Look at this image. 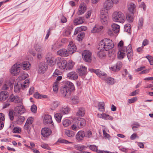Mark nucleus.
Wrapping results in <instances>:
<instances>
[{
	"label": "nucleus",
	"instance_id": "63",
	"mask_svg": "<svg viewBox=\"0 0 153 153\" xmlns=\"http://www.w3.org/2000/svg\"><path fill=\"white\" fill-rule=\"evenodd\" d=\"M9 118L11 120H13V119L14 117L13 115V112L12 111L10 110L9 113Z\"/></svg>",
	"mask_w": 153,
	"mask_h": 153
},
{
	"label": "nucleus",
	"instance_id": "53",
	"mask_svg": "<svg viewBox=\"0 0 153 153\" xmlns=\"http://www.w3.org/2000/svg\"><path fill=\"white\" fill-rule=\"evenodd\" d=\"M70 124V121L68 119L65 120L62 122L63 125L65 127L68 126Z\"/></svg>",
	"mask_w": 153,
	"mask_h": 153
},
{
	"label": "nucleus",
	"instance_id": "14",
	"mask_svg": "<svg viewBox=\"0 0 153 153\" xmlns=\"http://www.w3.org/2000/svg\"><path fill=\"white\" fill-rule=\"evenodd\" d=\"M48 67V66L45 65L44 63L40 64L38 68V72L41 74H43L46 71Z\"/></svg>",
	"mask_w": 153,
	"mask_h": 153
},
{
	"label": "nucleus",
	"instance_id": "9",
	"mask_svg": "<svg viewBox=\"0 0 153 153\" xmlns=\"http://www.w3.org/2000/svg\"><path fill=\"white\" fill-rule=\"evenodd\" d=\"M68 52L69 53L72 54L76 52V47L72 42H70L68 47Z\"/></svg>",
	"mask_w": 153,
	"mask_h": 153
},
{
	"label": "nucleus",
	"instance_id": "49",
	"mask_svg": "<svg viewBox=\"0 0 153 153\" xmlns=\"http://www.w3.org/2000/svg\"><path fill=\"white\" fill-rule=\"evenodd\" d=\"M131 28V25L129 24H127L124 26V30L128 33H129L130 32Z\"/></svg>",
	"mask_w": 153,
	"mask_h": 153
},
{
	"label": "nucleus",
	"instance_id": "58",
	"mask_svg": "<svg viewBox=\"0 0 153 153\" xmlns=\"http://www.w3.org/2000/svg\"><path fill=\"white\" fill-rule=\"evenodd\" d=\"M91 32L93 33H96L100 32V29L96 25H95L92 28Z\"/></svg>",
	"mask_w": 153,
	"mask_h": 153
},
{
	"label": "nucleus",
	"instance_id": "60",
	"mask_svg": "<svg viewBox=\"0 0 153 153\" xmlns=\"http://www.w3.org/2000/svg\"><path fill=\"white\" fill-rule=\"evenodd\" d=\"M137 100V97H134L132 98L129 99L128 100V102L130 103H134Z\"/></svg>",
	"mask_w": 153,
	"mask_h": 153
},
{
	"label": "nucleus",
	"instance_id": "24",
	"mask_svg": "<svg viewBox=\"0 0 153 153\" xmlns=\"http://www.w3.org/2000/svg\"><path fill=\"white\" fill-rule=\"evenodd\" d=\"M85 137L84 131L82 130L79 131L76 135V139L79 141L82 140Z\"/></svg>",
	"mask_w": 153,
	"mask_h": 153
},
{
	"label": "nucleus",
	"instance_id": "22",
	"mask_svg": "<svg viewBox=\"0 0 153 153\" xmlns=\"http://www.w3.org/2000/svg\"><path fill=\"white\" fill-rule=\"evenodd\" d=\"M67 77L69 79L75 80L78 78V76L74 71H71L68 74Z\"/></svg>",
	"mask_w": 153,
	"mask_h": 153
},
{
	"label": "nucleus",
	"instance_id": "13",
	"mask_svg": "<svg viewBox=\"0 0 153 153\" xmlns=\"http://www.w3.org/2000/svg\"><path fill=\"white\" fill-rule=\"evenodd\" d=\"M51 130L47 127L42 128L41 130L42 135L44 137H47L50 135L51 134Z\"/></svg>",
	"mask_w": 153,
	"mask_h": 153
},
{
	"label": "nucleus",
	"instance_id": "16",
	"mask_svg": "<svg viewBox=\"0 0 153 153\" xmlns=\"http://www.w3.org/2000/svg\"><path fill=\"white\" fill-rule=\"evenodd\" d=\"M87 68L83 66H81L78 70V72L82 76H84L87 73Z\"/></svg>",
	"mask_w": 153,
	"mask_h": 153
},
{
	"label": "nucleus",
	"instance_id": "5",
	"mask_svg": "<svg viewBox=\"0 0 153 153\" xmlns=\"http://www.w3.org/2000/svg\"><path fill=\"white\" fill-rule=\"evenodd\" d=\"M20 64L16 63L14 64L10 70V73L13 75L16 76L18 75L20 71Z\"/></svg>",
	"mask_w": 153,
	"mask_h": 153
},
{
	"label": "nucleus",
	"instance_id": "21",
	"mask_svg": "<svg viewBox=\"0 0 153 153\" xmlns=\"http://www.w3.org/2000/svg\"><path fill=\"white\" fill-rule=\"evenodd\" d=\"M102 79L104 80L106 82L111 85L113 84L114 83V78L107 76V74L105 76L104 78Z\"/></svg>",
	"mask_w": 153,
	"mask_h": 153
},
{
	"label": "nucleus",
	"instance_id": "28",
	"mask_svg": "<svg viewBox=\"0 0 153 153\" xmlns=\"http://www.w3.org/2000/svg\"><path fill=\"white\" fill-rule=\"evenodd\" d=\"M100 21L103 25L107 24L108 20V17L106 15H100Z\"/></svg>",
	"mask_w": 153,
	"mask_h": 153
},
{
	"label": "nucleus",
	"instance_id": "27",
	"mask_svg": "<svg viewBox=\"0 0 153 153\" xmlns=\"http://www.w3.org/2000/svg\"><path fill=\"white\" fill-rule=\"evenodd\" d=\"M117 53V57L119 59H122L126 56V49L118 50Z\"/></svg>",
	"mask_w": 153,
	"mask_h": 153
},
{
	"label": "nucleus",
	"instance_id": "59",
	"mask_svg": "<svg viewBox=\"0 0 153 153\" xmlns=\"http://www.w3.org/2000/svg\"><path fill=\"white\" fill-rule=\"evenodd\" d=\"M143 18L140 19L138 24V28L140 29L142 28L143 26Z\"/></svg>",
	"mask_w": 153,
	"mask_h": 153
},
{
	"label": "nucleus",
	"instance_id": "50",
	"mask_svg": "<svg viewBox=\"0 0 153 153\" xmlns=\"http://www.w3.org/2000/svg\"><path fill=\"white\" fill-rule=\"evenodd\" d=\"M25 119V118L24 116H20L16 120L17 123L19 124L22 123Z\"/></svg>",
	"mask_w": 153,
	"mask_h": 153
},
{
	"label": "nucleus",
	"instance_id": "61",
	"mask_svg": "<svg viewBox=\"0 0 153 153\" xmlns=\"http://www.w3.org/2000/svg\"><path fill=\"white\" fill-rule=\"evenodd\" d=\"M89 148L92 151L96 152L97 149V147L94 145H90Z\"/></svg>",
	"mask_w": 153,
	"mask_h": 153
},
{
	"label": "nucleus",
	"instance_id": "57",
	"mask_svg": "<svg viewBox=\"0 0 153 153\" xmlns=\"http://www.w3.org/2000/svg\"><path fill=\"white\" fill-rule=\"evenodd\" d=\"M72 102L74 104H76L79 102L78 97L76 96L74 97L71 99Z\"/></svg>",
	"mask_w": 153,
	"mask_h": 153
},
{
	"label": "nucleus",
	"instance_id": "43",
	"mask_svg": "<svg viewBox=\"0 0 153 153\" xmlns=\"http://www.w3.org/2000/svg\"><path fill=\"white\" fill-rule=\"evenodd\" d=\"M62 117V114L59 113H57L54 115L55 118L58 123L60 122Z\"/></svg>",
	"mask_w": 153,
	"mask_h": 153
},
{
	"label": "nucleus",
	"instance_id": "7",
	"mask_svg": "<svg viewBox=\"0 0 153 153\" xmlns=\"http://www.w3.org/2000/svg\"><path fill=\"white\" fill-rule=\"evenodd\" d=\"M9 100L11 102L19 103L20 105H21L22 103V99L19 96H15L13 94H11L10 96Z\"/></svg>",
	"mask_w": 153,
	"mask_h": 153
},
{
	"label": "nucleus",
	"instance_id": "38",
	"mask_svg": "<svg viewBox=\"0 0 153 153\" xmlns=\"http://www.w3.org/2000/svg\"><path fill=\"white\" fill-rule=\"evenodd\" d=\"M103 50H100L97 53V56L100 58H103L106 56L105 53Z\"/></svg>",
	"mask_w": 153,
	"mask_h": 153
},
{
	"label": "nucleus",
	"instance_id": "41",
	"mask_svg": "<svg viewBox=\"0 0 153 153\" xmlns=\"http://www.w3.org/2000/svg\"><path fill=\"white\" fill-rule=\"evenodd\" d=\"M65 134L69 137H73L74 136L75 133L71 130H66L65 131Z\"/></svg>",
	"mask_w": 153,
	"mask_h": 153
},
{
	"label": "nucleus",
	"instance_id": "51",
	"mask_svg": "<svg viewBox=\"0 0 153 153\" xmlns=\"http://www.w3.org/2000/svg\"><path fill=\"white\" fill-rule=\"evenodd\" d=\"M21 131V128L19 127H14L13 130V132L14 133H20Z\"/></svg>",
	"mask_w": 153,
	"mask_h": 153
},
{
	"label": "nucleus",
	"instance_id": "8",
	"mask_svg": "<svg viewBox=\"0 0 153 153\" xmlns=\"http://www.w3.org/2000/svg\"><path fill=\"white\" fill-rule=\"evenodd\" d=\"M126 52L127 53V58L129 61H130L132 59L133 56L131 45V44H129L126 48Z\"/></svg>",
	"mask_w": 153,
	"mask_h": 153
},
{
	"label": "nucleus",
	"instance_id": "33",
	"mask_svg": "<svg viewBox=\"0 0 153 153\" xmlns=\"http://www.w3.org/2000/svg\"><path fill=\"white\" fill-rule=\"evenodd\" d=\"M84 22V18L80 17L75 19L74 21V23L75 25H77L82 24Z\"/></svg>",
	"mask_w": 153,
	"mask_h": 153
},
{
	"label": "nucleus",
	"instance_id": "54",
	"mask_svg": "<svg viewBox=\"0 0 153 153\" xmlns=\"http://www.w3.org/2000/svg\"><path fill=\"white\" fill-rule=\"evenodd\" d=\"M85 36L84 33H81L79 34L76 38V39L79 41L82 40Z\"/></svg>",
	"mask_w": 153,
	"mask_h": 153
},
{
	"label": "nucleus",
	"instance_id": "52",
	"mask_svg": "<svg viewBox=\"0 0 153 153\" xmlns=\"http://www.w3.org/2000/svg\"><path fill=\"white\" fill-rule=\"evenodd\" d=\"M59 105V102L58 101H55L53 102L52 105V109L54 110L57 108Z\"/></svg>",
	"mask_w": 153,
	"mask_h": 153
},
{
	"label": "nucleus",
	"instance_id": "30",
	"mask_svg": "<svg viewBox=\"0 0 153 153\" xmlns=\"http://www.w3.org/2000/svg\"><path fill=\"white\" fill-rule=\"evenodd\" d=\"M111 27L113 31L115 33H119L120 31V26L116 24L113 23L112 24Z\"/></svg>",
	"mask_w": 153,
	"mask_h": 153
},
{
	"label": "nucleus",
	"instance_id": "17",
	"mask_svg": "<svg viewBox=\"0 0 153 153\" xmlns=\"http://www.w3.org/2000/svg\"><path fill=\"white\" fill-rule=\"evenodd\" d=\"M43 122L45 124L51 123L53 125V124L51 117L49 115H45V116L43 118Z\"/></svg>",
	"mask_w": 153,
	"mask_h": 153
},
{
	"label": "nucleus",
	"instance_id": "55",
	"mask_svg": "<svg viewBox=\"0 0 153 153\" xmlns=\"http://www.w3.org/2000/svg\"><path fill=\"white\" fill-rule=\"evenodd\" d=\"M74 65V63L72 62L71 61H69L68 63H67V70L68 69L69 70L73 68Z\"/></svg>",
	"mask_w": 153,
	"mask_h": 153
},
{
	"label": "nucleus",
	"instance_id": "47",
	"mask_svg": "<svg viewBox=\"0 0 153 153\" xmlns=\"http://www.w3.org/2000/svg\"><path fill=\"white\" fill-rule=\"evenodd\" d=\"M126 46H124V43L123 41H120L118 44V50L126 49Z\"/></svg>",
	"mask_w": 153,
	"mask_h": 153
},
{
	"label": "nucleus",
	"instance_id": "36",
	"mask_svg": "<svg viewBox=\"0 0 153 153\" xmlns=\"http://www.w3.org/2000/svg\"><path fill=\"white\" fill-rule=\"evenodd\" d=\"M94 73L98 76L100 77L101 79L104 78V76L106 75V74L102 73L99 69L95 70Z\"/></svg>",
	"mask_w": 153,
	"mask_h": 153
},
{
	"label": "nucleus",
	"instance_id": "46",
	"mask_svg": "<svg viewBox=\"0 0 153 153\" xmlns=\"http://www.w3.org/2000/svg\"><path fill=\"white\" fill-rule=\"evenodd\" d=\"M85 109L83 108H80L77 112V114L78 116H83L85 114Z\"/></svg>",
	"mask_w": 153,
	"mask_h": 153
},
{
	"label": "nucleus",
	"instance_id": "20",
	"mask_svg": "<svg viewBox=\"0 0 153 153\" xmlns=\"http://www.w3.org/2000/svg\"><path fill=\"white\" fill-rule=\"evenodd\" d=\"M76 122L80 128H83L86 125V121L83 118H79L77 119V120Z\"/></svg>",
	"mask_w": 153,
	"mask_h": 153
},
{
	"label": "nucleus",
	"instance_id": "11",
	"mask_svg": "<svg viewBox=\"0 0 153 153\" xmlns=\"http://www.w3.org/2000/svg\"><path fill=\"white\" fill-rule=\"evenodd\" d=\"M113 5L112 0H106L103 4V7L107 10H108L111 9Z\"/></svg>",
	"mask_w": 153,
	"mask_h": 153
},
{
	"label": "nucleus",
	"instance_id": "15",
	"mask_svg": "<svg viewBox=\"0 0 153 153\" xmlns=\"http://www.w3.org/2000/svg\"><path fill=\"white\" fill-rule=\"evenodd\" d=\"M13 84L11 82L9 81H6L3 86L2 89L3 90H7L9 88L10 89L13 88Z\"/></svg>",
	"mask_w": 153,
	"mask_h": 153
},
{
	"label": "nucleus",
	"instance_id": "48",
	"mask_svg": "<svg viewBox=\"0 0 153 153\" xmlns=\"http://www.w3.org/2000/svg\"><path fill=\"white\" fill-rule=\"evenodd\" d=\"M59 83V82L58 81H56L53 84V90L55 92H57L58 90V85Z\"/></svg>",
	"mask_w": 153,
	"mask_h": 153
},
{
	"label": "nucleus",
	"instance_id": "35",
	"mask_svg": "<svg viewBox=\"0 0 153 153\" xmlns=\"http://www.w3.org/2000/svg\"><path fill=\"white\" fill-rule=\"evenodd\" d=\"M63 86H66L72 91L74 90L75 89L74 86L73 84L71 82L69 81H67L65 83V85H63Z\"/></svg>",
	"mask_w": 153,
	"mask_h": 153
},
{
	"label": "nucleus",
	"instance_id": "12",
	"mask_svg": "<svg viewBox=\"0 0 153 153\" xmlns=\"http://www.w3.org/2000/svg\"><path fill=\"white\" fill-rule=\"evenodd\" d=\"M58 66L62 71H65L67 70V62L65 60H64L62 62H57Z\"/></svg>",
	"mask_w": 153,
	"mask_h": 153
},
{
	"label": "nucleus",
	"instance_id": "44",
	"mask_svg": "<svg viewBox=\"0 0 153 153\" xmlns=\"http://www.w3.org/2000/svg\"><path fill=\"white\" fill-rule=\"evenodd\" d=\"M60 111L62 113L64 114H67L70 111V109L67 107H62L60 109Z\"/></svg>",
	"mask_w": 153,
	"mask_h": 153
},
{
	"label": "nucleus",
	"instance_id": "45",
	"mask_svg": "<svg viewBox=\"0 0 153 153\" xmlns=\"http://www.w3.org/2000/svg\"><path fill=\"white\" fill-rule=\"evenodd\" d=\"M105 104L103 102H100L98 105V108L99 110L101 111L104 110Z\"/></svg>",
	"mask_w": 153,
	"mask_h": 153
},
{
	"label": "nucleus",
	"instance_id": "18",
	"mask_svg": "<svg viewBox=\"0 0 153 153\" xmlns=\"http://www.w3.org/2000/svg\"><path fill=\"white\" fill-rule=\"evenodd\" d=\"M47 55L46 57V60L48 63V65L50 66H52L55 64L54 61V58L51 56V54Z\"/></svg>",
	"mask_w": 153,
	"mask_h": 153
},
{
	"label": "nucleus",
	"instance_id": "23",
	"mask_svg": "<svg viewBox=\"0 0 153 153\" xmlns=\"http://www.w3.org/2000/svg\"><path fill=\"white\" fill-rule=\"evenodd\" d=\"M57 53L58 55L64 57H66L68 56L69 54L68 51L65 49L60 50L57 52Z\"/></svg>",
	"mask_w": 153,
	"mask_h": 153
},
{
	"label": "nucleus",
	"instance_id": "56",
	"mask_svg": "<svg viewBox=\"0 0 153 153\" xmlns=\"http://www.w3.org/2000/svg\"><path fill=\"white\" fill-rule=\"evenodd\" d=\"M145 57L148 60L151 65H153V57L151 56H147Z\"/></svg>",
	"mask_w": 153,
	"mask_h": 153
},
{
	"label": "nucleus",
	"instance_id": "34",
	"mask_svg": "<svg viewBox=\"0 0 153 153\" xmlns=\"http://www.w3.org/2000/svg\"><path fill=\"white\" fill-rule=\"evenodd\" d=\"M23 69L25 70H29L30 68V64L28 62H24L22 63Z\"/></svg>",
	"mask_w": 153,
	"mask_h": 153
},
{
	"label": "nucleus",
	"instance_id": "42",
	"mask_svg": "<svg viewBox=\"0 0 153 153\" xmlns=\"http://www.w3.org/2000/svg\"><path fill=\"white\" fill-rule=\"evenodd\" d=\"M33 96L35 98L37 99H42V98H45L47 97V96L46 95H42L38 92H36L35 94H34Z\"/></svg>",
	"mask_w": 153,
	"mask_h": 153
},
{
	"label": "nucleus",
	"instance_id": "2",
	"mask_svg": "<svg viewBox=\"0 0 153 153\" xmlns=\"http://www.w3.org/2000/svg\"><path fill=\"white\" fill-rule=\"evenodd\" d=\"M99 49L100 50L108 51L114 47L112 41L109 39H104L101 40L99 44Z\"/></svg>",
	"mask_w": 153,
	"mask_h": 153
},
{
	"label": "nucleus",
	"instance_id": "4",
	"mask_svg": "<svg viewBox=\"0 0 153 153\" xmlns=\"http://www.w3.org/2000/svg\"><path fill=\"white\" fill-rule=\"evenodd\" d=\"M71 91L66 86H62L61 87L60 91L61 95L65 98H68L71 96Z\"/></svg>",
	"mask_w": 153,
	"mask_h": 153
},
{
	"label": "nucleus",
	"instance_id": "19",
	"mask_svg": "<svg viewBox=\"0 0 153 153\" xmlns=\"http://www.w3.org/2000/svg\"><path fill=\"white\" fill-rule=\"evenodd\" d=\"M86 9L85 4L84 3H81L79 8L77 14L78 15H81L85 13Z\"/></svg>",
	"mask_w": 153,
	"mask_h": 153
},
{
	"label": "nucleus",
	"instance_id": "31",
	"mask_svg": "<svg viewBox=\"0 0 153 153\" xmlns=\"http://www.w3.org/2000/svg\"><path fill=\"white\" fill-rule=\"evenodd\" d=\"M134 14L133 13H128L126 15L127 20L129 22H132L134 19Z\"/></svg>",
	"mask_w": 153,
	"mask_h": 153
},
{
	"label": "nucleus",
	"instance_id": "39",
	"mask_svg": "<svg viewBox=\"0 0 153 153\" xmlns=\"http://www.w3.org/2000/svg\"><path fill=\"white\" fill-rule=\"evenodd\" d=\"M34 48L36 51L37 52L42 53L44 51V48L43 47L37 44L35 46Z\"/></svg>",
	"mask_w": 153,
	"mask_h": 153
},
{
	"label": "nucleus",
	"instance_id": "37",
	"mask_svg": "<svg viewBox=\"0 0 153 153\" xmlns=\"http://www.w3.org/2000/svg\"><path fill=\"white\" fill-rule=\"evenodd\" d=\"M128 9L129 10L128 13H134V12L135 11V8L136 6L133 3H131L128 5Z\"/></svg>",
	"mask_w": 153,
	"mask_h": 153
},
{
	"label": "nucleus",
	"instance_id": "32",
	"mask_svg": "<svg viewBox=\"0 0 153 153\" xmlns=\"http://www.w3.org/2000/svg\"><path fill=\"white\" fill-rule=\"evenodd\" d=\"M87 29V28L85 26H82L78 27L75 29L74 34L75 35L77 34L78 33L81 31H85Z\"/></svg>",
	"mask_w": 153,
	"mask_h": 153
},
{
	"label": "nucleus",
	"instance_id": "64",
	"mask_svg": "<svg viewBox=\"0 0 153 153\" xmlns=\"http://www.w3.org/2000/svg\"><path fill=\"white\" fill-rule=\"evenodd\" d=\"M41 146L44 149L49 150H50V147L48 146L47 144L43 143L41 145Z\"/></svg>",
	"mask_w": 153,
	"mask_h": 153
},
{
	"label": "nucleus",
	"instance_id": "10",
	"mask_svg": "<svg viewBox=\"0 0 153 153\" xmlns=\"http://www.w3.org/2000/svg\"><path fill=\"white\" fill-rule=\"evenodd\" d=\"M34 118L32 117H29L27 119V121L24 126V129L28 130L30 128L32 123L33 122Z\"/></svg>",
	"mask_w": 153,
	"mask_h": 153
},
{
	"label": "nucleus",
	"instance_id": "40",
	"mask_svg": "<svg viewBox=\"0 0 153 153\" xmlns=\"http://www.w3.org/2000/svg\"><path fill=\"white\" fill-rule=\"evenodd\" d=\"M71 128L72 130L76 131L81 129L76 122H75L71 126Z\"/></svg>",
	"mask_w": 153,
	"mask_h": 153
},
{
	"label": "nucleus",
	"instance_id": "25",
	"mask_svg": "<svg viewBox=\"0 0 153 153\" xmlns=\"http://www.w3.org/2000/svg\"><path fill=\"white\" fill-rule=\"evenodd\" d=\"M97 116L99 118H102L106 120H112L113 119V117H112L105 114H97Z\"/></svg>",
	"mask_w": 153,
	"mask_h": 153
},
{
	"label": "nucleus",
	"instance_id": "26",
	"mask_svg": "<svg viewBox=\"0 0 153 153\" xmlns=\"http://www.w3.org/2000/svg\"><path fill=\"white\" fill-rule=\"evenodd\" d=\"M8 92L5 91H2L0 93V101H4L8 97Z\"/></svg>",
	"mask_w": 153,
	"mask_h": 153
},
{
	"label": "nucleus",
	"instance_id": "62",
	"mask_svg": "<svg viewBox=\"0 0 153 153\" xmlns=\"http://www.w3.org/2000/svg\"><path fill=\"white\" fill-rule=\"evenodd\" d=\"M31 110L32 112L33 113H36V112L37 111V107L35 105H33L31 107Z\"/></svg>",
	"mask_w": 153,
	"mask_h": 153
},
{
	"label": "nucleus",
	"instance_id": "6",
	"mask_svg": "<svg viewBox=\"0 0 153 153\" xmlns=\"http://www.w3.org/2000/svg\"><path fill=\"white\" fill-rule=\"evenodd\" d=\"M83 59L86 62H90L91 60V53L88 50H85L82 52Z\"/></svg>",
	"mask_w": 153,
	"mask_h": 153
},
{
	"label": "nucleus",
	"instance_id": "1",
	"mask_svg": "<svg viewBox=\"0 0 153 153\" xmlns=\"http://www.w3.org/2000/svg\"><path fill=\"white\" fill-rule=\"evenodd\" d=\"M27 77H25L23 75L19 77L16 80L15 83L14 87V91L16 93H18L20 91L21 88L24 89L27 88L29 86V82L28 80L26 79L24 81V84H21L19 81L21 79H26Z\"/></svg>",
	"mask_w": 153,
	"mask_h": 153
},
{
	"label": "nucleus",
	"instance_id": "3",
	"mask_svg": "<svg viewBox=\"0 0 153 153\" xmlns=\"http://www.w3.org/2000/svg\"><path fill=\"white\" fill-rule=\"evenodd\" d=\"M113 20L115 22L124 23L125 20V17L121 12L118 11H114L112 16Z\"/></svg>",
	"mask_w": 153,
	"mask_h": 153
},
{
	"label": "nucleus",
	"instance_id": "29",
	"mask_svg": "<svg viewBox=\"0 0 153 153\" xmlns=\"http://www.w3.org/2000/svg\"><path fill=\"white\" fill-rule=\"evenodd\" d=\"M15 109V111L18 114H22L24 113L25 111V108L22 105L17 106Z\"/></svg>",
	"mask_w": 153,
	"mask_h": 153
}]
</instances>
